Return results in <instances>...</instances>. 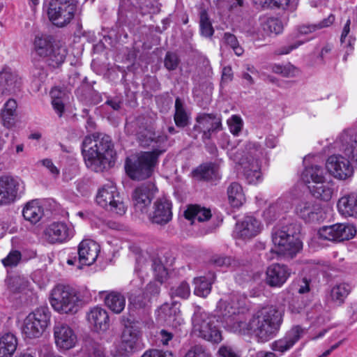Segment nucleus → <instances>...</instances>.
<instances>
[{
    "label": "nucleus",
    "instance_id": "obj_1",
    "mask_svg": "<svg viewBox=\"0 0 357 357\" xmlns=\"http://www.w3.org/2000/svg\"><path fill=\"white\" fill-rule=\"evenodd\" d=\"M149 139L146 141L139 137L141 144L144 146H151L152 151L142 152L134 162L127 159L125 168L128 175L132 179L142 180L151 176L154 167L158 163V156L167 149V137L165 135L155 136L149 133Z\"/></svg>",
    "mask_w": 357,
    "mask_h": 357
},
{
    "label": "nucleus",
    "instance_id": "obj_2",
    "mask_svg": "<svg viewBox=\"0 0 357 357\" xmlns=\"http://www.w3.org/2000/svg\"><path fill=\"white\" fill-rule=\"evenodd\" d=\"M112 154L109 136L95 132L85 137L82 142V155L89 169L96 172H102L109 166Z\"/></svg>",
    "mask_w": 357,
    "mask_h": 357
},
{
    "label": "nucleus",
    "instance_id": "obj_3",
    "mask_svg": "<svg viewBox=\"0 0 357 357\" xmlns=\"http://www.w3.org/2000/svg\"><path fill=\"white\" fill-rule=\"evenodd\" d=\"M112 154L109 136L95 132L85 137L82 142V155L89 169L96 172H102L109 166Z\"/></svg>",
    "mask_w": 357,
    "mask_h": 357
},
{
    "label": "nucleus",
    "instance_id": "obj_4",
    "mask_svg": "<svg viewBox=\"0 0 357 357\" xmlns=\"http://www.w3.org/2000/svg\"><path fill=\"white\" fill-rule=\"evenodd\" d=\"M283 321V314L274 306H266L256 311L245 332L250 331L259 342H266L273 338L280 331Z\"/></svg>",
    "mask_w": 357,
    "mask_h": 357
},
{
    "label": "nucleus",
    "instance_id": "obj_5",
    "mask_svg": "<svg viewBox=\"0 0 357 357\" xmlns=\"http://www.w3.org/2000/svg\"><path fill=\"white\" fill-rule=\"evenodd\" d=\"M294 224L275 227L272 232L273 247L271 251L278 255L293 257L302 248V243L296 236Z\"/></svg>",
    "mask_w": 357,
    "mask_h": 357
},
{
    "label": "nucleus",
    "instance_id": "obj_6",
    "mask_svg": "<svg viewBox=\"0 0 357 357\" xmlns=\"http://www.w3.org/2000/svg\"><path fill=\"white\" fill-rule=\"evenodd\" d=\"M243 304L238 296H232L228 299H220L215 310V317L220 319V321L225 323V327L229 330L238 333H245L246 323L236 319V314L240 313Z\"/></svg>",
    "mask_w": 357,
    "mask_h": 357
},
{
    "label": "nucleus",
    "instance_id": "obj_7",
    "mask_svg": "<svg viewBox=\"0 0 357 357\" xmlns=\"http://www.w3.org/2000/svg\"><path fill=\"white\" fill-rule=\"evenodd\" d=\"M50 301L55 311L61 314H75L79 310L82 301L75 289L58 285L52 289Z\"/></svg>",
    "mask_w": 357,
    "mask_h": 357
},
{
    "label": "nucleus",
    "instance_id": "obj_8",
    "mask_svg": "<svg viewBox=\"0 0 357 357\" xmlns=\"http://www.w3.org/2000/svg\"><path fill=\"white\" fill-rule=\"evenodd\" d=\"M218 322L215 316L205 312H198L192 317L193 331L207 341L219 343L222 341V337L217 324Z\"/></svg>",
    "mask_w": 357,
    "mask_h": 357
},
{
    "label": "nucleus",
    "instance_id": "obj_9",
    "mask_svg": "<svg viewBox=\"0 0 357 357\" xmlns=\"http://www.w3.org/2000/svg\"><path fill=\"white\" fill-rule=\"evenodd\" d=\"M34 50L38 55L46 59L48 64L54 68L63 63L67 55L65 46L53 45L51 38L47 36H37L35 38Z\"/></svg>",
    "mask_w": 357,
    "mask_h": 357
},
{
    "label": "nucleus",
    "instance_id": "obj_10",
    "mask_svg": "<svg viewBox=\"0 0 357 357\" xmlns=\"http://www.w3.org/2000/svg\"><path fill=\"white\" fill-rule=\"evenodd\" d=\"M45 6L50 21L59 27L70 23L76 10L73 0H50Z\"/></svg>",
    "mask_w": 357,
    "mask_h": 357
},
{
    "label": "nucleus",
    "instance_id": "obj_11",
    "mask_svg": "<svg viewBox=\"0 0 357 357\" xmlns=\"http://www.w3.org/2000/svg\"><path fill=\"white\" fill-rule=\"evenodd\" d=\"M100 247L98 243L91 239L83 240L78 245L77 252L68 255L67 264L82 269L84 266H91L97 259Z\"/></svg>",
    "mask_w": 357,
    "mask_h": 357
},
{
    "label": "nucleus",
    "instance_id": "obj_12",
    "mask_svg": "<svg viewBox=\"0 0 357 357\" xmlns=\"http://www.w3.org/2000/svg\"><path fill=\"white\" fill-rule=\"evenodd\" d=\"M50 312L47 307L36 308L24 319L22 333L30 339L40 337L50 322Z\"/></svg>",
    "mask_w": 357,
    "mask_h": 357
},
{
    "label": "nucleus",
    "instance_id": "obj_13",
    "mask_svg": "<svg viewBox=\"0 0 357 357\" xmlns=\"http://www.w3.org/2000/svg\"><path fill=\"white\" fill-rule=\"evenodd\" d=\"M246 149L248 155L242 162L244 176L249 183L255 184L261 180L259 160L264 156V152L261 146L255 142H249Z\"/></svg>",
    "mask_w": 357,
    "mask_h": 357
},
{
    "label": "nucleus",
    "instance_id": "obj_14",
    "mask_svg": "<svg viewBox=\"0 0 357 357\" xmlns=\"http://www.w3.org/2000/svg\"><path fill=\"white\" fill-rule=\"evenodd\" d=\"M96 202L107 211L119 215H123L126 211L122 197L112 183L104 185L98 190Z\"/></svg>",
    "mask_w": 357,
    "mask_h": 357
},
{
    "label": "nucleus",
    "instance_id": "obj_15",
    "mask_svg": "<svg viewBox=\"0 0 357 357\" xmlns=\"http://www.w3.org/2000/svg\"><path fill=\"white\" fill-rule=\"evenodd\" d=\"M144 347L142 334L135 325H127L123 331L119 345L121 354H130Z\"/></svg>",
    "mask_w": 357,
    "mask_h": 357
},
{
    "label": "nucleus",
    "instance_id": "obj_16",
    "mask_svg": "<svg viewBox=\"0 0 357 357\" xmlns=\"http://www.w3.org/2000/svg\"><path fill=\"white\" fill-rule=\"evenodd\" d=\"M157 190V188L151 183H145L136 188L132 194L135 212L148 213L149 206Z\"/></svg>",
    "mask_w": 357,
    "mask_h": 357
},
{
    "label": "nucleus",
    "instance_id": "obj_17",
    "mask_svg": "<svg viewBox=\"0 0 357 357\" xmlns=\"http://www.w3.org/2000/svg\"><path fill=\"white\" fill-rule=\"evenodd\" d=\"M356 228L350 224H335L324 226L319 230V237L331 241H342L353 238Z\"/></svg>",
    "mask_w": 357,
    "mask_h": 357
},
{
    "label": "nucleus",
    "instance_id": "obj_18",
    "mask_svg": "<svg viewBox=\"0 0 357 357\" xmlns=\"http://www.w3.org/2000/svg\"><path fill=\"white\" fill-rule=\"evenodd\" d=\"M172 203L165 196L158 197L153 203L151 210L148 212V217L153 222L165 225L172 219Z\"/></svg>",
    "mask_w": 357,
    "mask_h": 357
},
{
    "label": "nucleus",
    "instance_id": "obj_19",
    "mask_svg": "<svg viewBox=\"0 0 357 357\" xmlns=\"http://www.w3.org/2000/svg\"><path fill=\"white\" fill-rule=\"evenodd\" d=\"M326 167L331 175L340 180H345L353 174V167L346 158L340 155H333L328 157Z\"/></svg>",
    "mask_w": 357,
    "mask_h": 357
},
{
    "label": "nucleus",
    "instance_id": "obj_20",
    "mask_svg": "<svg viewBox=\"0 0 357 357\" xmlns=\"http://www.w3.org/2000/svg\"><path fill=\"white\" fill-rule=\"evenodd\" d=\"M21 188H23L21 180L11 176L0 177V206L14 202Z\"/></svg>",
    "mask_w": 357,
    "mask_h": 357
},
{
    "label": "nucleus",
    "instance_id": "obj_21",
    "mask_svg": "<svg viewBox=\"0 0 357 357\" xmlns=\"http://www.w3.org/2000/svg\"><path fill=\"white\" fill-rule=\"evenodd\" d=\"M263 225L261 222L252 215H248L236 224L234 236L243 240L251 239L261 233Z\"/></svg>",
    "mask_w": 357,
    "mask_h": 357
},
{
    "label": "nucleus",
    "instance_id": "obj_22",
    "mask_svg": "<svg viewBox=\"0 0 357 357\" xmlns=\"http://www.w3.org/2000/svg\"><path fill=\"white\" fill-rule=\"evenodd\" d=\"M45 239L50 243H63L74 236V229L63 222H54L49 225L45 230Z\"/></svg>",
    "mask_w": 357,
    "mask_h": 357
},
{
    "label": "nucleus",
    "instance_id": "obj_23",
    "mask_svg": "<svg viewBox=\"0 0 357 357\" xmlns=\"http://www.w3.org/2000/svg\"><path fill=\"white\" fill-rule=\"evenodd\" d=\"M54 336L56 347L64 350L73 348L77 341V335L73 330L64 323L55 324Z\"/></svg>",
    "mask_w": 357,
    "mask_h": 357
},
{
    "label": "nucleus",
    "instance_id": "obj_24",
    "mask_svg": "<svg viewBox=\"0 0 357 357\" xmlns=\"http://www.w3.org/2000/svg\"><path fill=\"white\" fill-rule=\"evenodd\" d=\"M22 78L17 73L9 67H4L0 71V87L3 94H13L20 91Z\"/></svg>",
    "mask_w": 357,
    "mask_h": 357
},
{
    "label": "nucleus",
    "instance_id": "obj_25",
    "mask_svg": "<svg viewBox=\"0 0 357 357\" xmlns=\"http://www.w3.org/2000/svg\"><path fill=\"white\" fill-rule=\"evenodd\" d=\"M304 330L299 326H295L288 331L285 335L271 343L272 350L284 354L291 349L303 335Z\"/></svg>",
    "mask_w": 357,
    "mask_h": 357
},
{
    "label": "nucleus",
    "instance_id": "obj_26",
    "mask_svg": "<svg viewBox=\"0 0 357 357\" xmlns=\"http://www.w3.org/2000/svg\"><path fill=\"white\" fill-rule=\"evenodd\" d=\"M291 275L290 269L284 264H273L267 268L266 282L273 287H280Z\"/></svg>",
    "mask_w": 357,
    "mask_h": 357
},
{
    "label": "nucleus",
    "instance_id": "obj_27",
    "mask_svg": "<svg viewBox=\"0 0 357 357\" xmlns=\"http://www.w3.org/2000/svg\"><path fill=\"white\" fill-rule=\"evenodd\" d=\"M282 22L276 18L262 17L259 19V26L257 30L252 32V35L258 40H264L271 34H279L282 31Z\"/></svg>",
    "mask_w": 357,
    "mask_h": 357
},
{
    "label": "nucleus",
    "instance_id": "obj_28",
    "mask_svg": "<svg viewBox=\"0 0 357 357\" xmlns=\"http://www.w3.org/2000/svg\"><path fill=\"white\" fill-rule=\"evenodd\" d=\"M199 128L203 131L204 139H209L213 132L222 130L221 119L213 114H202L197 116Z\"/></svg>",
    "mask_w": 357,
    "mask_h": 357
},
{
    "label": "nucleus",
    "instance_id": "obj_29",
    "mask_svg": "<svg viewBox=\"0 0 357 357\" xmlns=\"http://www.w3.org/2000/svg\"><path fill=\"white\" fill-rule=\"evenodd\" d=\"M86 317L94 331L104 332L108 329L109 319L105 309L100 307H94L87 313Z\"/></svg>",
    "mask_w": 357,
    "mask_h": 357
},
{
    "label": "nucleus",
    "instance_id": "obj_30",
    "mask_svg": "<svg viewBox=\"0 0 357 357\" xmlns=\"http://www.w3.org/2000/svg\"><path fill=\"white\" fill-rule=\"evenodd\" d=\"M319 207L311 199L300 200L296 205L295 212L305 222H313L318 220Z\"/></svg>",
    "mask_w": 357,
    "mask_h": 357
},
{
    "label": "nucleus",
    "instance_id": "obj_31",
    "mask_svg": "<svg viewBox=\"0 0 357 357\" xmlns=\"http://www.w3.org/2000/svg\"><path fill=\"white\" fill-rule=\"evenodd\" d=\"M357 28V14L353 13L349 16L344 24L340 41L344 47L348 48L347 51H351L355 43L356 38L353 36L354 31Z\"/></svg>",
    "mask_w": 357,
    "mask_h": 357
},
{
    "label": "nucleus",
    "instance_id": "obj_32",
    "mask_svg": "<svg viewBox=\"0 0 357 357\" xmlns=\"http://www.w3.org/2000/svg\"><path fill=\"white\" fill-rule=\"evenodd\" d=\"M301 178L309 188V186L320 184L326 180V172L324 168L319 165H311L305 168Z\"/></svg>",
    "mask_w": 357,
    "mask_h": 357
},
{
    "label": "nucleus",
    "instance_id": "obj_33",
    "mask_svg": "<svg viewBox=\"0 0 357 357\" xmlns=\"http://www.w3.org/2000/svg\"><path fill=\"white\" fill-rule=\"evenodd\" d=\"M17 104L15 100L8 99L0 110V119L3 126L7 128H10L15 123V116L17 115Z\"/></svg>",
    "mask_w": 357,
    "mask_h": 357
},
{
    "label": "nucleus",
    "instance_id": "obj_34",
    "mask_svg": "<svg viewBox=\"0 0 357 357\" xmlns=\"http://www.w3.org/2000/svg\"><path fill=\"white\" fill-rule=\"evenodd\" d=\"M145 262L151 266L154 278L158 282L162 283L167 280L168 272L159 259L153 257L149 261H147L146 257L144 255H140L137 257V266Z\"/></svg>",
    "mask_w": 357,
    "mask_h": 357
},
{
    "label": "nucleus",
    "instance_id": "obj_35",
    "mask_svg": "<svg viewBox=\"0 0 357 357\" xmlns=\"http://www.w3.org/2000/svg\"><path fill=\"white\" fill-rule=\"evenodd\" d=\"M317 30V29L315 24L300 26L298 28L297 33H296V38H297L296 41H295L294 43H293L291 45L282 46L278 50V54H287L290 53L292 50L298 48L299 46L304 44L306 41L308 40V39H307V40L299 39V38L301 36H305L309 33H313V32L316 31Z\"/></svg>",
    "mask_w": 357,
    "mask_h": 357
},
{
    "label": "nucleus",
    "instance_id": "obj_36",
    "mask_svg": "<svg viewBox=\"0 0 357 357\" xmlns=\"http://www.w3.org/2000/svg\"><path fill=\"white\" fill-rule=\"evenodd\" d=\"M310 193L317 199L328 202L331 200L334 192V183L327 179L312 186H309Z\"/></svg>",
    "mask_w": 357,
    "mask_h": 357
},
{
    "label": "nucleus",
    "instance_id": "obj_37",
    "mask_svg": "<svg viewBox=\"0 0 357 357\" xmlns=\"http://www.w3.org/2000/svg\"><path fill=\"white\" fill-rule=\"evenodd\" d=\"M17 347L16 336L6 332L0 335V357H12Z\"/></svg>",
    "mask_w": 357,
    "mask_h": 357
},
{
    "label": "nucleus",
    "instance_id": "obj_38",
    "mask_svg": "<svg viewBox=\"0 0 357 357\" xmlns=\"http://www.w3.org/2000/svg\"><path fill=\"white\" fill-rule=\"evenodd\" d=\"M215 280V275L210 273L207 276H201L194 280V294L198 296L205 298L211 291V285Z\"/></svg>",
    "mask_w": 357,
    "mask_h": 357
},
{
    "label": "nucleus",
    "instance_id": "obj_39",
    "mask_svg": "<svg viewBox=\"0 0 357 357\" xmlns=\"http://www.w3.org/2000/svg\"><path fill=\"white\" fill-rule=\"evenodd\" d=\"M340 213L345 216H357V194L341 197L337 202Z\"/></svg>",
    "mask_w": 357,
    "mask_h": 357
},
{
    "label": "nucleus",
    "instance_id": "obj_40",
    "mask_svg": "<svg viewBox=\"0 0 357 357\" xmlns=\"http://www.w3.org/2000/svg\"><path fill=\"white\" fill-rule=\"evenodd\" d=\"M158 317L161 321H164L169 324H174L173 322L176 321L181 324L180 310L176 304L170 305L168 303L162 305L158 311Z\"/></svg>",
    "mask_w": 357,
    "mask_h": 357
},
{
    "label": "nucleus",
    "instance_id": "obj_41",
    "mask_svg": "<svg viewBox=\"0 0 357 357\" xmlns=\"http://www.w3.org/2000/svg\"><path fill=\"white\" fill-rule=\"evenodd\" d=\"M105 303L106 306L116 314L121 313L126 306V298L117 291L105 292Z\"/></svg>",
    "mask_w": 357,
    "mask_h": 357
},
{
    "label": "nucleus",
    "instance_id": "obj_42",
    "mask_svg": "<svg viewBox=\"0 0 357 357\" xmlns=\"http://www.w3.org/2000/svg\"><path fill=\"white\" fill-rule=\"evenodd\" d=\"M25 220L31 223L38 222L43 215V209L38 200H32L26 203L22 211Z\"/></svg>",
    "mask_w": 357,
    "mask_h": 357
},
{
    "label": "nucleus",
    "instance_id": "obj_43",
    "mask_svg": "<svg viewBox=\"0 0 357 357\" xmlns=\"http://www.w3.org/2000/svg\"><path fill=\"white\" fill-rule=\"evenodd\" d=\"M185 217L186 219L192 220V222H195V220L204 222L211 218V212L210 209L201 207L199 205H191L185 211Z\"/></svg>",
    "mask_w": 357,
    "mask_h": 357
},
{
    "label": "nucleus",
    "instance_id": "obj_44",
    "mask_svg": "<svg viewBox=\"0 0 357 357\" xmlns=\"http://www.w3.org/2000/svg\"><path fill=\"white\" fill-rule=\"evenodd\" d=\"M229 202L232 207L238 208L245 201L241 185L236 182L231 183L227 188Z\"/></svg>",
    "mask_w": 357,
    "mask_h": 357
},
{
    "label": "nucleus",
    "instance_id": "obj_45",
    "mask_svg": "<svg viewBox=\"0 0 357 357\" xmlns=\"http://www.w3.org/2000/svg\"><path fill=\"white\" fill-rule=\"evenodd\" d=\"M351 287L347 283H340L331 290L330 298L337 305H342L351 292Z\"/></svg>",
    "mask_w": 357,
    "mask_h": 357
},
{
    "label": "nucleus",
    "instance_id": "obj_46",
    "mask_svg": "<svg viewBox=\"0 0 357 357\" xmlns=\"http://www.w3.org/2000/svg\"><path fill=\"white\" fill-rule=\"evenodd\" d=\"M271 70L284 77H296L300 75V70L290 63L285 64L275 63L271 66Z\"/></svg>",
    "mask_w": 357,
    "mask_h": 357
},
{
    "label": "nucleus",
    "instance_id": "obj_47",
    "mask_svg": "<svg viewBox=\"0 0 357 357\" xmlns=\"http://www.w3.org/2000/svg\"><path fill=\"white\" fill-rule=\"evenodd\" d=\"M289 208V204L282 199L278 200L266 209L263 215L268 222L275 220L281 212H285Z\"/></svg>",
    "mask_w": 357,
    "mask_h": 357
},
{
    "label": "nucleus",
    "instance_id": "obj_48",
    "mask_svg": "<svg viewBox=\"0 0 357 357\" xmlns=\"http://www.w3.org/2000/svg\"><path fill=\"white\" fill-rule=\"evenodd\" d=\"M9 287L11 291L16 293H22L28 295L31 293L29 282L24 277L15 276L10 279Z\"/></svg>",
    "mask_w": 357,
    "mask_h": 357
},
{
    "label": "nucleus",
    "instance_id": "obj_49",
    "mask_svg": "<svg viewBox=\"0 0 357 357\" xmlns=\"http://www.w3.org/2000/svg\"><path fill=\"white\" fill-rule=\"evenodd\" d=\"M174 121L177 126L185 127L188 123V116L181 100L177 98L175 100Z\"/></svg>",
    "mask_w": 357,
    "mask_h": 357
},
{
    "label": "nucleus",
    "instance_id": "obj_50",
    "mask_svg": "<svg viewBox=\"0 0 357 357\" xmlns=\"http://www.w3.org/2000/svg\"><path fill=\"white\" fill-rule=\"evenodd\" d=\"M215 171L213 163L204 164L194 171V176L199 179L209 180L215 175Z\"/></svg>",
    "mask_w": 357,
    "mask_h": 357
},
{
    "label": "nucleus",
    "instance_id": "obj_51",
    "mask_svg": "<svg viewBox=\"0 0 357 357\" xmlns=\"http://www.w3.org/2000/svg\"><path fill=\"white\" fill-rule=\"evenodd\" d=\"M84 352L86 357H105L103 346L94 341H91L86 344Z\"/></svg>",
    "mask_w": 357,
    "mask_h": 357
},
{
    "label": "nucleus",
    "instance_id": "obj_52",
    "mask_svg": "<svg viewBox=\"0 0 357 357\" xmlns=\"http://www.w3.org/2000/svg\"><path fill=\"white\" fill-rule=\"evenodd\" d=\"M172 297L187 298L190 294V288L188 282L182 281L178 284L173 286L170 289Z\"/></svg>",
    "mask_w": 357,
    "mask_h": 357
},
{
    "label": "nucleus",
    "instance_id": "obj_53",
    "mask_svg": "<svg viewBox=\"0 0 357 357\" xmlns=\"http://www.w3.org/2000/svg\"><path fill=\"white\" fill-rule=\"evenodd\" d=\"M200 31L202 36L211 37L213 34V29L205 10L200 13Z\"/></svg>",
    "mask_w": 357,
    "mask_h": 357
},
{
    "label": "nucleus",
    "instance_id": "obj_54",
    "mask_svg": "<svg viewBox=\"0 0 357 357\" xmlns=\"http://www.w3.org/2000/svg\"><path fill=\"white\" fill-rule=\"evenodd\" d=\"M223 39L225 43L234 50L236 56H241L243 54L244 50L239 45V43L234 35L230 33H225L224 34Z\"/></svg>",
    "mask_w": 357,
    "mask_h": 357
},
{
    "label": "nucleus",
    "instance_id": "obj_55",
    "mask_svg": "<svg viewBox=\"0 0 357 357\" xmlns=\"http://www.w3.org/2000/svg\"><path fill=\"white\" fill-rule=\"evenodd\" d=\"M61 93L56 88L52 89L50 92L52 98V107L59 116H62V114L64 111V104L61 97L59 96Z\"/></svg>",
    "mask_w": 357,
    "mask_h": 357
},
{
    "label": "nucleus",
    "instance_id": "obj_56",
    "mask_svg": "<svg viewBox=\"0 0 357 357\" xmlns=\"http://www.w3.org/2000/svg\"><path fill=\"white\" fill-rule=\"evenodd\" d=\"M210 262L215 266L226 268L235 264V261L231 257L218 255H213Z\"/></svg>",
    "mask_w": 357,
    "mask_h": 357
},
{
    "label": "nucleus",
    "instance_id": "obj_57",
    "mask_svg": "<svg viewBox=\"0 0 357 357\" xmlns=\"http://www.w3.org/2000/svg\"><path fill=\"white\" fill-rule=\"evenodd\" d=\"M129 302L136 309L144 308L149 303L150 296H146L145 293L138 296L131 295Z\"/></svg>",
    "mask_w": 357,
    "mask_h": 357
},
{
    "label": "nucleus",
    "instance_id": "obj_58",
    "mask_svg": "<svg viewBox=\"0 0 357 357\" xmlns=\"http://www.w3.org/2000/svg\"><path fill=\"white\" fill-rule=\"evenodd\" d=\"M289 0H256L255 3L263 8H286L289 6Z\"/></svg>",
    "mask_w": 357,
    "mask_h": 357
},
{
    "label": "nucleus",
    "instance_id": "obj_59",
    "mask_svg": "<svg viewBox=\"0 0 357 357\" xmlns=\"http://www.w3.org/2000/svg\"><path fill=\"white\" fill-rule=\"evenodd\" d=\"M227 125L230 132L234 135H238L242 129L243 123L240 116L233 115L227 120Z\"/></svg>",
    "mask_w": 357,
    "mask_h": 357
},
{
    "label": "nucleus",
    "instance_id": "obj_60",
    "mask_svg": "<svg viewBox=\"0 0 357 357\" xmlns=\"http://www.w3.org/2000/svg\"><path fill=\"white\" fill-rule=\"evenodd\" d=\"M21 259V253L17 250L10 252L6 257L2 259L5 266H15Z\"/></svg>",
    "mask_w": 357,
    "mask_h": 357
},
{
    "label": "nucleus",
    "instance_id": "obj_61",
    "mask_svg": "<svg viewBox=\"0 0 357 357\" xmlns=\"http://www.w3.org/2000/svg\"><path fill=\"white\" fill-rule=\"evenodd\" d=\"M165 66L168 70H175L179 63L178 56L175 53L167 52L164 61Z\"/></svg>",
    "mask_w": 357,
    "mask_h": 357
},
{
    "label": "nucleus",
    "instance_id": "obj_62",
    "mask_svg": "<svg viewBox=\"0 0 357 357\" xmlns=\"http://www.w3.org/2000/svg\"><path fill=\"white\" fill-rule=\"evenodd\" d=\"M184 357H209V354L203 346L195 345L186 353Z\"/></svg>",
    "mask_w": 357,
    "mask_h": 357
},
{
    "label": "nucleus",
    "instance_id": "obj_63",
    "mask_svg": "<svg viewBox=\"0 0 357 357\" xmlns=\"http://www.w3.org/2000/svg\"><path fill=\"white\" fill-rule=\"evenodd\" d=\"M142 357H173L171 352L158 349H149L146 351Z\"/></svg>",
    "mask_w": 357,
    "mask_h": 357
},
{
    "label": "nucleus",
    "instance_id": "obj_64",
    "mask_svg": "<svg viewBox=\"0 0 357 357\" xmlns=\"http://www.w3.org/2000/svg\"><path fill=\"white\" fill-rule=\"evenodd\" d=\"M41 164L45 167L54 177H57L59 174V169L54 165L50 159H43L40 161Z\"/></svg>",
    "mask_w": 357,
    "mask_h": 357
}]
</instances>
